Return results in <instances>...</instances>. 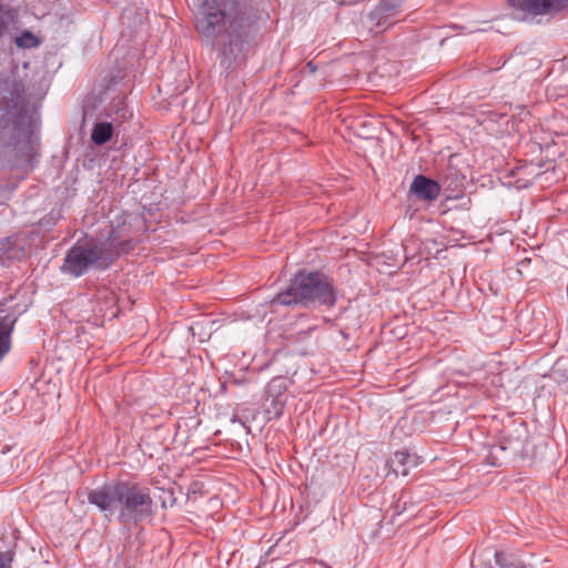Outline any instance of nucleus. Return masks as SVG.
Listing matches in <instances>:
<instances>
[{"label":"nucleus","instance_id":"obj_5","mask_svg":"<svg viewBox=\"0 0 568 568\" xmlns=\"http://www.w3.org/2000/svg\"><path fill=\"white\" fill-rule=\"evenodd\" d=\"M124 487L119 523L124 526L139 525L152 517L154 503L150 488L128 480Z\"/></svg>","mask_w":568,"mask_h":568},{"label":"nucleus","instance_id":"obj_19","mask_svg":"<svg viewBox=\"0 0 568 568\" xmlns=\"http://www.w3.org/2000/svg\"><path fill=\"white\" fill-rule=\"evenodd\" d=\"M493 557L495 558L496 565L500 568H510L513 566V561L504 551L497 550L493 554Z\"/></svg>","mask_w":568,"mask_h":568},{"label":"nucleus","instance_id":"obj_13","mask_svg":"<svg viewBox=\"0 0 568 568\" xmlns=\"http://www.w3.org/2000/svg\"><path fill=\"white\" fill-rule=\"evenodd\" d=\"M113 124L110 122H98L91 132V141L95 145H103L109 142L113 135Z\"/></svg>","mask_w":568,"mask_h":568},{"label":"nucleus","instance_id":"obj_23","mask_svg":"<svg viewBox=\"0 0 568 568\" xmlns=\"http://www.w3.org/2000/svg\"><path fill=\"white\" fill-rule=\"evenodd\" d=\"M321 565H322L324 568H332L329 565L324 564L323 561H321Z\"/></svg>","mask_w":568,"mask_h":568},{"label":"nucleus","instance_id":"obj_22","mask_svg":"<svg viewBox=\"0 0 568 568\" xmlns=\"http://www.w3.org/2000/svg\"><path fill=\"white\" fill-rule=\"evenodd\" d=\"M510 568H528V567L523 562H513V566Z\"/></svg>","mask_w":568,"mask_h":568},{"label":"nucleus","instance_id":"obj_17","mask_svg":"<svg viewBox=\"0 0 568 568\" xmlns=\"http://www.w3.org/2000/svg\"><path fill=\"white\" fill-rule=\"evenodd\" d=\"M490 558L491 552L489 550L480 551L474 556L471 560V568H493Z\"/></svg>","mask_w":568,"mask_h":568},{"label":"nucleus","instance_id":"obj_6","mask_svg":"<svg viewBox=\"0 0 568 568\" xmlns=\"http://www.w3.org/2000/svg\"><path fill=\"white\" fill-rule=\"evenodd\" d=\"M125 483L126 480H119L90 490L88 494L89 504L95 506L109 520L115 518L119 521Z\"/></svg>","mask_w":568,"mask_h":568},{"label":"nucleus","instance_id":"obj_4","mask_svg":"<svg viewBox=\"0 0 568 568\" xmlns=\"http://www.w3.org/2000/svg\"><path fill=\"white\" fill-rule=\"evenodd\" d=\"M337 290L334 281L318 271H298L285 290L278 292L271 301L282 306H335Z\"/></svg>","mask_w":568,"mask_h":568},{"label":"nucleus","instance_id":"obj_1","mask_svg":"<svg viewBox=\"0 0 568 568\" xmlns=\"http://www.w3.org/2000/svg\"><path fill=\"white\" fill-rule=\"evenodd\" d=\"M256 20L247 0H203L195 18V30L206 41L219 44L220 65L231 72L246 61Z\"/></svg>","mask_w":568,"mask_h":568},{"label":"nucleus","instance_id":"obj_15","mask_svg":"<svg viewBox=\"0 0 568 568\" xmlns=\"http://www.w3.org/2000/svg\"><path fill=\"white\" fill-rule=\"evenodd\" d=\"M286 390V381L283 377L273 378L265 388L266 400L270 397H282L285 398L284 393Z\"/></svg>","mask_w":568,"mask_h":568},{"label":"nucleus","instance_id":"obj_7","mask_svg":"<svg viewBox=\"0 0 568 568\" xmlns=\"http://www.w3.org/2000/svg\"><path fill=\"white\" fill-rule=\"evenodd\" d=\"M565 2L566 0H507L518 19L557 12L564 8Z\"/></svg>","mask_w":568,"mask_h":568},{"label":"nucleus","instance_id":"obj_3","mask_svg":"<svg viewBox=\"0 0 568 568\" xmlns=\"http://www.w3.org/2000/svg\"><path fill=\"white\" fill-rule=\"evenodd\" d=\"M139 240L125 219L112 226L105 240L77 242L65 253L62 274L78 278L91 271H105L121 255L132 251Z\"/></svg>","mask_w":568,"mask_h":568},{"label":"nucleus","instance_id":"obj_10","mask_svg":"<svg viewBox=\"0 0 568 568\" xmlns=\"http://www.w3.org/2000/svg\"><path fill=\"white\" fill-rule=\"evenodd\" d=\"M24 250L17 243L12 236L6 237L0 241V264L3 266L9 265L13 261L22 258Z\"/></svg>","mask_w":568,"mask_h":568},{"label":"nucleus","instance_id":"obj_9","mask_svg":"<svg viewBox=\"0 0 568 568\" xmlns=\"http://www.w3.org/2000/svg\"><path fill=\"white\" fill-rule=\"evenodd\" d=\"M17 316L7 314L0 316V363L11 351V335L14 329Z\"/></svg>","mask_w":568,"mask_h":568},{"label":"nucleus","instance_id":"obj_16","mask_svg":"<svg viewBox=\"0 0 568 568\" xmlns=\"http://www.w3.org/2000/svg\"><path fill=\"white\" fill-rule=\"evenodd\" d=\"M267 402H270V404L265 408V414L268 420L280 418L284 413L286 399L282 397H270Z\"/></svg>","mask_w":568,"mask_h":568},{"label":"nucleus","instance_id":"obj_8","mask_svg":"<svg viewBox=\"0 0 568 568\" xmlns=\"http://www.w3.org/2000/svg\"><path fill=\"white\" fill-rule=\"evenodd\" d=\"M442 191L439 183L423 174H417L409 186V193L423 202H434Z\"/></svg>","mask_w":568,"mask_h":568},{"label":"nucleus","instance_id":"obj_18","mask_svg":"<svg viewBox=\"0 0 568 568\" xmlns=\"http://www.w3.org/2000/svg\"><path fill=\"white\" fill-rule=\"evenodd\" d=\"M16 43L20 48H32L38 45V40L30 31H23L22 34L16 39Z\"/></svg>","mask_w":568,"mask_h":568},{"label":"nucleus","instance_id":"obj_21","mask_svg":"<svg viewBox=\"0 0 568 568\" xmlns=\"http://www.w3.org/2000/svg\"><path fill=\"white\" fill-rule=\"evenodd\" d=\"M552 374L558 383L568 382V369H562L559 363L556 364Z\"/></svg>","mask_w":568,"mask_h":568},{"label":"nucleus","instance_id":"obj_11","mask_svg":"<svg viewBox=\"0 0 568 568\" xmlns=\"http://www.w3.org/2000/svg\"><path fill=\"white\" fill-rule=\"evenodd\" d=\"M413 464V456L403 450L395 452L387 462L389 470L396 476H407Z\"/></svg>","mask_w":568,"mask_h":568},{"label":"nucleus","instance_id":"obj_14","mask_svg":"<svg viewBox=\"0 0 568 568\" xmlns=\"http://www.w3.org/2000/svg\"><path fill=\"white\" fill-rule=\"evenodd\" d=\"M16 21L17 12L7 4H0V38L8 32Z\"/></svg>","mask_w":568,"mask_h":568},{"label":"nucleus","instance_id":"obj_20","mask_svg":"<svg viewBox=\"0 0 568 568\" xmlns=\"http://www.w3.org/2000/svg\"><path fill=\"white\" fill-rule=\"evenodd\" d=\"M14 552L7 550L0 552V568H11Z\"/></svg>","mask_w":568,"mask_h":568},{"label":"nucleus","instance_id":"obj_2","mask_svg":"<svg viewBox=\"0 0 568 568\" xmlns=\"http://www.w3.org/2000/svg\"><path fill=\"white\" fill-rule=\"evenodd\" d=\"M23 93L24 87L16 77L0 82V133L7 129L11 132L3 155L11 169L28 172L38 154L39 138L28 116Z\"/></svg>","mask_w":568,"mask_h":568},{"label":"nucleus","instance_id":"obj_12","mask_svg":"<svg viewBox=\"0 0 568 568\" xmlns=\"http://www.w3.org/2000/svg\"><path fill=\"white\" fill-rule=\"evenodd\" d=\"M395 4L389 1H384L368 13V18L372 22H375L377 27H381L386 23L388 18L395 16Z\"/></svg>","mask_w":568,"mask_h":568},{"label":"nucleus","instance_id":"obj_24","mask_svg":"<svg viewBox=\"0 0 568 568\" xmlns=\"http://www.w3.org/2000/svg\"><path fill=\"white\" fill-rule=\"evenodd\" d=\"M307 65H308V67H311V69H312L313 71L315 70L314 65H312V62H308V64H307Z\"/></svg>","mask_w":568,"mask_h":568}]
</instances>
